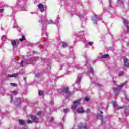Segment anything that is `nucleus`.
Returning <instances> with one entry per match:
<instances>
[{"mask_svg":"<svg viewBox=\"0 0 129 129\" xmlns=\"http://www.w3.org/2000/svg\"><path fill=\"white\" fill-rule=\"evenodd\" d=\"M19 123L21 125H24V124H25V120H19Z\"/></svg>","mask_w":129,"mask_h":129,"instance_id":"obj_18","label":"nucleus"},{"mask_svg":"<svg viewBox=\"0 0 129 129\" xmlns=\"http://www.w3.org/2000/svg\"><path fill=\"white\" fill-rule=\"evenodd\" d=\"M113 83H114V84H116V82H115V81H113Z\"/></svg>","mask_w":129,"mask_h":129,"instance_id":"obj_40","label":"nucleus"},{"mask_svg":"<svg viewBox=\"0 0 129 129\" xmlns=\"http://www.w3.org/2000/svg\"><path fill=\"white\" fill-rule=\"evenodd\" d=\"M25 39L26 38H25V37L22 36V38H20L19 40L20 41V42H23V41L25 40Z\"/></svg>","mask_w":129,"mask_h":129,"instance_id":"obj_24","label":"nucleus"},{"mask_svg":"<svg viewBox=\"0 0 129 129\" xmlns=\"http://www.w3.org/2000/svg\"><path fill=\"white\" fill-rule=\"evenodd\" d=\"M20 11H26V9H22V10H20Z\"/></svg>","mask_w":129,"mask_h":129,"instance_id":"obj_42","label":"nucleus"},{"mask_svg":"<svg viewBox=\"0 0 129 129\" xmlns=\"http://www.w3.org/2000/svg\"><path fill=\"white\" fill-rule=\"evenodd\" d=\"M89 100V98L86 97L85 98V101H88Z\"/></svg>","mask_w":129,"mask_h":129,"instance_id":"obj_32","label":"nucleus"},{"mask_svg":"<svg viewBox=\"0 0 129 129\" xmlns=\"http://www.w3.org/2000/svg\"><path fill=\"white\" fill-rule=\"evenodd\" d=\"M125 111L126 115H127V114H129V107L126 108V110Z\"/></svg>","mask_w":129,"mask_h":129,"instance_id":"obj_22","label":"nucleus"},{"mask_svg":"<svg viewBox=\"0 0 129 129\" xmlns=\"http://www.w3.org/2000/svg\"><path fill=\"white\" fill-rule=\"evenodd\" d=\"M6 36H3V37H2V40H3V41H5V40H6Z\"/></svg>","mask_w":129,"mask_h":129,"instance_id":"obj_31","label":"nucleus"},{"mask_svg":"<svg viewBox=\"0 0 129 129\" xmlns=\"http://www.w3.org/2000/svg\"><path fill=\"white\" fill-rule=\"evenodd\" d=\"M14 103L16 105H19V104L21 103V100H20V99H15Z\"/></svg>","mask_w":129,"mask_h":129,"instance_id":"obj_16","label":"nucleus"},{"mask_svg":"<svg viewBox=\"0 0 129 129\" xmlns=\"http://www.w3.org/2000/svg\"><path fill=\"white\" fill-rule=\"evenodd\" d=\"M23 64H24V61H21V62L20 63V66L23 67V66H24Z\"/></svg>","mask_w":129,"mask_h":129,"instance_id":"obj_33","label":"nucleus"},{"mask_svg":"<svg viewBox=\"0 0 129 129\" xmlns=\"http://www.w3.org/2000/svg\"><path fill=\"white\" fill-rule=\"evenodd\" d=\"M68 72H69L68 71H66V73H67V74H69V73H68Z\"/></svg>","mask_w":129,"mask_h":129,"instance_id":"obj_41","label":"nucleus"},{"mask_svg":"<svg viewBox=\"0 0 129 129\" xmlns=\"http://www.w3.org/2000/svg\"><path fill=\"white\" fill-rule=\"evenodd\" d=\"M3 11H4V9H0V13H2V12H3Z\"/></svg>","mask_w":129,"mask_h":129,"instance_id":"obj_38","label":"nucleus"},{"mask_svg":"<svg viewBox=\"0 0 129 129\" xmlns=\"http://www.w3.org/2000/svg\"><path fill=\"white\" fill-rule=\"evenodd\" d=\"M80 105V100H76L74 101V104L72 106V110H74L77 106Z\"/></svg>","mask_w":129,"mask_h":129,"instance_id":"obj_3","label":"nucleus"},{"mask_svg":"<svg viewBox=\"0 0 129 129\" xmlns=\"http://www.w3.org/2000/svg\"><path fill=\"white\" fill-rule=\"evenodd\" d=\"M58 92H60L61 94H64V93H66V94H69V95L71 94V92L68 91V88L67 87L63 89L62 90H59Z\"/></svg>","mask_w":129,"mask_h":129,"instance_id":"obj_4","label":"nucleus"},{"mask_svg":"<svg viewBox=\"0 0 129 129\" xmlns=\"http://www.w3.org/2000/svg\"><path fill=\"white\" fill-rule=\"evenodd\" d=\"M110 5L111 6V0H109Z\"/></svg>","mask_w":129,"mask_h":129,"instance_id":"obj_37","label":"nucleus"},{"mask_svg":"<svg viewBox=\"0 0 129 129\" xmlns=\"http://www.w3.org/2000/svg\"><path fill=\"white\" fill-rule=\"evenodd\" d=\"M61 126H63V124H61Z\"/></svg>","mask_w":129,"mask_h":129,"instance_id":"obj_43","label":"nucleus"},{"mask_svg":"<svg viewBox=\"0 0 129 129\" xmlns=\"http://www.w3.org/2000/svg\"><path fill=\"white\" fill-rule=\"evenodd\" d=\"M113 106L115 108V109H122V107H119L117 104H116V102H114L113 103Z\"/></svg>","mask_w":129,"mask_h":129,"instance_id":"obj_12","label":"nucleus"},{"mask_svg":"<svg viewBox=\"0 0 129 129\" xmlns=\"http://www.w3.org/2000/svg\"><path fill=\"white\" fill-rule=\"evenodd\" d=\"M101 58L102 59H106V58H108V54H105L101 56Z\"/></svg>","mask_w":129,"mask_h":129,"instance_id":"obj_20","label":"nucleus"},{"mask_svg":"<svg viewBox=\"0 0 129 129\" xmlns=\"http://www.w3.org/2000/svg\"><path fill=\"white\" fill-rule=\"evenodd\" d=\"M92 20L93 21L94 24H96V21H97V17L96 16H94L92 18Z\"/></svg>","mask_w":129,"mask_h":129,"instance_id":"obj_19","label":"nucleus"},{"mask_svg":"<svg viewBox=\"0 0 129 129\" xmlns=\"http://www.w3.org/2000/svg\"><path fill=\"white\" fill-rule=\"evenodd\" d=\"M38 7L39 9L40 12H43L44 11V5L41 3H39L38 5Z\"/></svg>","mask_w":129,"mask_h":129,"instance_id":"obj_10","label":"nucleus"},{"mask_svg":"<svg viewBox=\"0 0 129 129\" xmlns=\"http://www.w3.org/2000/svg\"><path fill=\"white\" fill-rule=\"evenodd\" d=\"M78 127L79 128H83L84 129H88V126H87V125H85L83 126L82 123L79 124Z\"/></svg>","mask_w":129,"mask_h":129,"instance_id":"obj_14","label":"nucleus"},{"mask_svg":"<svg viewBox=\"0 0 129 129\" xmlns=\"http://www.w3.org/2000/svg\"><path fill=\"white\" fill-rule=\"evenodd\" d=\"M68 111V110H67L66 109H64V110H63V112L64 113H67V112Z\"/></svg>","mask_w":129,"mask_h":129,"instance_id":"obj_35","label":"nucleus"},{"mask_svg":"<svg viewBox=\"0 0 129 129\" xmlns=\"http://www.w3.org/2000/svg\"><path fill=\"white\" fill-rule=\"evenodd\" d=\"M127 83V82H125L124 83H122L120 86H118L117 88H114V92H115L116 95H117L118 93L120 91V89H121V88H122V87H123L124 85H126Z\"/></svg>","mask_w":129,"mask_h":129,"instance_id":"obj_2","label":"nucleus"},{"mask_svg":"<svg viewBox=\"0 0 129 129\" xmlns=\"http://www.w3.org/2000/svg\"><path fill=\"white\" fill-rule=\"evenodd\" d=\"M36 76H38V75H37Z\"/></svg>","mask_w":129,"mask_h":129,"instance_id":"obj_46","label":"nucleus"},{"mask_svg":"<svg viewBox=\"0 0 129 129\" xmlns=\"http://www.w3.org/2000/svg\"><path fill=\"white\" fill-rule=\"evenodd\" d=\"M84 112H86V113H90V110L88 109L87 110L85 111Z\"/></svg>","mask_w":129,"mask_h":129,"instance_id":"obj_29","label":"nucleus"},{"mask_svg":"<svg viewBox=\"0 0 129 129\" xmlns=\"http://www.w3.org/2000/svg\"><path fill=\"white\" fill-rule=\"evenodd\" d=\"M76 111L77 113L82 114V113H83V112H84L85 110L82 108H79L77 109Z\"/></svg>","mask_w":129,"mask_h":129,"instance_id":"obj_13","label":"nucleus"},{"mask_svg":"<svg viewBox=\"0 0 129 129\" xmlns=\"http://www.w3.org/2000/svg\"><path fill=\"white\" fill-rule=\"evenodd\" d=\"M117 3L118 4H120L121 6H123V2L122 0H118Z\"/></svg>","mask_w":129,"mask_h":129,"instance_id":"obj_23","label":"nucleus"},{"mask_svg":"<svg viewBox=\"0 0 129 129\" xmlns=\"http://www.w3.org/2000/svg\"><path fill=\"white\" fill-rule=\"evenodd\" d=\"M46 22V24L48 25L50 24H53V20H47V19L46 18V16L42 17L41 19L39 21V23L40 24H44Z\"/></svg>","mask_w":129,"mask_h":129,"instance_id":"obj_1","label":"nucleus"},{"mask_svg":"<svg viewBox=\"0 0 129 129\" xmlns=\"http://www.w3.org/2000/svg\"><path fill=\"white\" fill-rule=\"evenodd\" d=\"M103 114V112L102 111H100V114H97V118H98V119H100L101 120H102V119H103V116L102 115Z\"/></svg>","mask_w":129,"mask_h":129,"instance_id":"obj_9","label":"nucleus"},{"mask_svg":"<svg viewBox=\"0 0 129 129\" xmlns=\"http://www.w3.org/2000/svg\"><path fill=\"white\" fill-rule=\"evenodd\" d=\"M18 76V74L17 73H15L13 74H9L8 75V77H17Z\"/></svg>","mask_w":129,"mask_h":129,"instance_id":"obj_17","label":"nucleus"},{"mask_svg":"<svg viewBox=\"0 0 129 129\" xmlns=\"http://www.w3.org/2000/svg\"><path fill=\"white\" fill-rule=\"evenodd\" d=\"M88 45H89V46H91L92 45H93V42H89Z\"/></svg>","mask_w":129,"mask_h":129,"instance_id":"obj_30","label":"nucleus"},{"mask_svg":"<svg viewBox=\"0 0 129 129\" xmlns=\"http://www.w3.org/2000/svg\"><path fill=\"white\" fill-rule=\"evenodd\" d=\"M48 68H51V64L48 65Z\"/></svg>","mask_w":129,"mask_h":129,"instance_id":"obj_39","label":"nucleus"},{"mask_svg":"<svg viewBox=\"0 0 129 129\" xmlns=\"http://www.w3.org/2000/svg\"><path fill=\"white\" fill-rule=\"evenodd\" d=\"M81 78H82V75H78V77L76 80L75 86H76V85L79 86V85L80 84V81H81Z\"/></svg>","mask_w":129,"mask_h":129,"instance_id":"obj_5","label":"nucleus"},{"mask_svg":"<svg viewBox=\"0 0 129 129\" xmlns=\"http://www.w3.org/2000/svg\"><path fill=\"white\" fill-rule=\"evenodd\" d=\"M38 75H39V74H38Z\"/></svg>","mask_w":129,"mask_h":129,"instance_id":"obj_45","label":"nucleus"},{"mask_svg":"<svg viewBox=\"0 0 129 129\" xmlns=\"http://www.w3.org/2000/svg\"><path fill=\"white\" fill-rule=\"evenodd\" d=\"M31 119L33 120V122H38L39 118L36 117V116H32Z\"/></svg>","mask_w":129,"mask_h":129,"instance_id":"obj_15","label":"nucleus"},{"mask_svg":"<svg viewBox=\"0 0 129 129\" xmlns=\"http://www.w3.org/2000/svg\"><path fill=\"white\" fill-rule=\"evenodd\" d=\"M89 72L92 74H93V69H92V68H90V69H89Z\"/></svg>","mask_w":129,"mask_h":129,"instance_id":"obj_26","label":"nucleus"},{"mask_svg":"<svg viewBox=\"0 0 129 129\" xmlns=\"http://www.w3.org/2000/svg\"><path fill=\"white\" fill-rule=\"evenodd\" d=\"M39 95H43L44 94V92L40 91L38 93Z\"/></svg>","mask_w":129,"mask_h":129,"instance_id":"obj_28","label":"nucleus"},{"mask_svg":"<svg viewBox=\"0 0 129 129\" xmlns=\"http://www.w3.org/2000/svg\"><path fill=\"white\" fill-rule=\"evenodd\" d=\"M67 46V43L62 42V47H63V48H66Z\"/></svg>","mask_w":129,"mask_h":129,"instance_id":"obj_25","label":"nucleus"},{"mask_svg":"<svg viewBox=\"0 0 129 129\" xmlns=\"http://www.w3.org/2000/svg\"><path fill=\"white\" fill-rule=\"evenodd\" d=\"M123 24L124 25H125V26H126L127 33H128L129 32L128 20H127V19H124Z\"/></svg>","mask_w":129,"mask_h":129,"instance_id":"obj_7","label":"nucleus"},{"mask_svg":"<svg viewBox=\"0 0 129 129\" xmlns=\"http://www.w3.org/2000/svg\"><path fill=\"white\" fill-rule=\"evenodd\" d=\"M128 101H129V100H128Z\"/></svg>","mask_w":129,"mask_h":129,"instance_id":"obj_47","label":"nucleus"},{"mask_svg":"<svg viewBox=\"0 0 129 129\" xmlns=\"http://www.w3.org/2000/svg\"><path fill=\"white\" fill-rule=\"evenodd\" d=\"M51 121H53V119H51Z\"/></svg>","mask_w":129,"mask_h":129,"instance_id":"obj_44","label":"nucleus"},{"mask_svg":"<svg viewBox=\"0 0 129 129\" xmlns=\"http://www.w3.org/2000/svg\"><path fill=\"white\" fill-rule=\"evenodd\" d=\"M11 86H13L14 87H16L18 85H17L16 84H15V83H11Z\"/></svg>","mask_w":129,"mask_h":129,"instance_id":"obj_27","label":"nucleus"},{"mask_svg":"<svg viewBox=\"0 0 129 129\" xmlns=\"http://www.w3.org/2000/svg\"><path fill=\"white\" fill-rule=\"evenodd\" d=\"M18 93V91H13L12 92V94L11 95V102L13 101V96H14V95H17Z\"/></svg>","mask_w":129,"mask_h":129,"instance_id":"obj_11","label":"nucleus"},{"mask_svg":"<svg viewBox=\"0 0 129 129\" xmlns=\"http://www.w3.org/2000/svg\"><path fill=\"white\" fill-rule=\"evenodd\" d=\"M123 74H124V71H120V72L118 74V76H119V77L122 76L123 75Z\"/></svg>","mask_w":129,"mask_h":129,"instance_id":"obj_21","label":"nucleus"},{"mask_svg":"<svg viewBox=\"0 0 129 129\" xmlns=\"http://www.w3.org/2000/svg\"><path fill=\"white\" fill-rule=\"evenodd\" d=\"M19 41L18 40H11V44L13 47V48H17L18 47V45H17V43Z\"/></svg>","mask_w":129,"mask_h":129,"instance_id":"obj_6","label":"nucleus"},{"mask_svg":"<svg viewBox=\"0 0 129 129\" xmlns=\"http://www.w3.org/2000/svg\"><path fill=\"white\" fill-rule=\"evenodd\" d=\"M37 114L38 115H41V114H42V112H38L37 113Z\"/></svg>","mask_w":129,"mask_h":129,"instance_id":"obj_36","label":"nucleus"},{"mask_svg":"<svg viewBox=\"0 0 129 129\" xmlns=\"http://www.w3.org/2000/svg\"><path fill=\"white\" fill-rule=\"evenodd\" d=\"M32 121L31 120H27V123H32Z\"/></svg>","mask_w":129,"mask_h":129,"instance_id":"obj_34","label":"nucleus"},{"mask_svg":"<svg viewBox=\"0 0 129 129\" xmlns=\"http://www.w3.org/2000/svg\"><path fill=\"white\" fill-rule=\"evenodd\" d=\"M123 59L124 66H125L126 67H128V66H129V59H127L125 57H124L123 58Z\"/></svg>","mask_w":129,"mask_h":129,"instance_id":"obj_8","label":"nucleus"}]
</instances>
